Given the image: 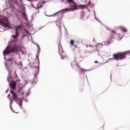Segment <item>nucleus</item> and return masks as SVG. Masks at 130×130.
<instances>
[{"label":"nucleus","mask_w":130,"mask_h":130,"mask_svg":"<svg viewBox=\"0 0 130 130\" xmlns=\"http://www.w3.org/2000/svg\"><path fill=\"white\" fill-rule=\"evenodd\" d=\"M126 54L130 55V51H126L123 52H118L113 54V59L115 60H121L126 57Z\"/></svg>","instance_id":"f257e3e1"},{"label":"nucleus","mask_w":130,"mask_h":130,"mask_svg":"<svg viewBox=\"0 0 130 130\" xmlns=\"http://www.w3.org/2000/svg\"><path fill=\"white\" fill-rule=\"evenodd\" d=\"M17 49H18V48L16 46V43H15L14 46H13V47H7L3 52V54L4 55H7V54H9V53H12L13 52L17 51Z\"/></svg>","instance_id":"f03ea898"},{"label":"nucleus","mask_w":130,"mask_h":130,"mask_svg":"<svg viewBox=\"0 0 130 130\" xmlns=\"http://www.w3.org/2000/svg\"><path fill=\"white\" fill-rule=\"evenodd\" d=\"M21 29H22V26H17L16 29V34L13 35L12 37H11V43H14V42H17V38H18V36H19V33L18 32V31H19V30H21Z\"/></svg>","instance_id":"7ed1b4c3"},{"label":"nucleus","mask_w":130,"mask_h":130,"mask_svg":"<svg viewBox=\"0 0 130 130\" xmlns=\"http://www.w3.org/2000/svg\"><path fill=\"white\" fill-rule=\"evenodd\" d=\"M10 93L12 94L13 97V100H12L11 99H9V100L10 101V108L12 107V104L14 101L17 102V100L19 99V98L18 97V95L15 92H14L13 90H10Z\"/></svg>","instance_id":"20e7f679"},{"label":"nucleus","mask_w":130,"mask_h":130,"mask_svg":"<svg viewBox=\"0 0 130 130\" xmlns=\"http://www.w3.org/2000/svg\"><path fill=\"white\" fill-rule=\"evenodd\" d=\"M8 21V18L7 17H2L0 18V24L2 27H9V24L4 23Z\"/></svg>","instance_id":"39448f33"},{"label":"nucleus","mask_w":130,"mask_h":130,"mask_svg":"<svg viewBox=\"0 0 130 130\" xmlns=\"http://www.w3.org/2000/svg\"><path fill=\"white\" fill-rule=\"evenodd\" d=\"M72 5H70V7L72 8L69 9H64V11H68V12H70V11H76V10H77V8H78V4L77 3L73 2L72 3Z\"/></svg>","instance_id":"423d86ee"},{"label":"nucleus","mask_w":130,"mask_h":130,"mask_svg":"<svg viewBox=\"0 0 130 130\" xmlns=\"http://www.w3.org/2000/svg\"><path fill=\"white\" fill-rule=\"evenodd\" d=\"M7 61H11L12 64L15 63V64H17V66H19V63H17L16 61V59L14 57H11V58H9L7 60Z\"/></svg>","instance_id":"0eeeda50"},{"label":"nucleus","mask_w":130,"mask_h":130,"mask_svg":"<svg viewBox=\"0 0 130 130\" xmlns=\"http://www.w3.org/2000/svg\"><path fill=\"white\" fill-rule=\"evenodd\" d=\"M17 86V83L16 82L13 81L11 85V88H12L13 90L16 89V86Z\"/></svg>","instance_id":"6e6552de"},{"label":"nucleus","mask_w":130,"mask_h":130,"mask_svg":"<svg viewBox=\"0 0 130 130\" xmlns=\"http://www.w3.org/2000/svg\"><path fill=\"white\" fill-rule=\"evenodd\" d=\"M119 29L123 32V33H126L127 32V29L125 28L124 27L120 26L119 27Z\"/></svg>","instance_id":"1a4fd4ad"},{"label":"nucleus","mask_w":130,"mask_h":130,"mask_svg":"<svg viewBox=\"0 0 130 130\" xmlns=\"http://www.w3.org/2000/svg\"><path fill=\"white\" fill-rule=\"evenodd\" d=\"M11 79L12 76H11V73H9V76L7 78V81L8 82H9V85H11V82H10V81H11Z\"/></svg>","instance_id":"9d476101"},{"label":"nucleus","mask_w":130,"mask_h":130,"mask_svg":"<svg viewBox=\"0 0 130 130\" xmlns=\"http://www.w3.org/2000/svg\"><path fill=\"white\" fill-rule=\"evenodd\" d=\"M76 66H77V67H78V68H79V69H81L82 72H86V70H85L81 68V67L79 64H77Z\"/></svg>","instance_id":"9b49d317"},{"label":"nucleus","mask_w":130,"mask_h":130,"mask_svg":"<svg viewBox=\"0 0 130 130\" xmlns=\"http://www.w3.org/2000/svg\"><path fill=\"white\" fill-rule=\"evenodd\" d=\"M79 7H80V8H81V9H86V7H87V5H81L79 6Z\"/></svg>","instance_id":"f8f14e48"},{"label":"nucleus","mask_w":130,"mask_h":130,"mask_svg":"<svg viewBox=\"0 0 130 130\" xmlns=\"http://www.w3.org/2000/svg\"><path fill=\"white\" fill-rule=\"evenodd\" d=\"M67 3H69V4H72V3H74L73 0H67Z\"/></svg>","instance_id":"ddd939ff"},{"label":"nucleus","mask_w":130,"mask_h":130,"mask_svg":"<svg viewBox=\"0 0 130 130\" xmlns=\"http://www.w3.org/2000/svg\"><path fill=\"white\" fill-rule=\"evenodd\" d=\"M95 46L96 47V51H98V53H99V49L98 48L99 47V45H96Z\"/></svg>","instance_id":"4468645a"},{"label":"nucleus","mask_w":130,"mask_h":130,"mask_svg":"<svg viewBox=\"0 0 130 130\" xmlns=\"http://www.w3.org/2000/svg\"><path fill=\"white\" fill-rule=\"evenodd\" d=\"M74 42H75L74 41V40H71L70 41L71 45H74Z\"/></svg>","instance_id":"2eb2a0df"},{"label":"nucleus","mask_w":130,"mask_h":130,"mask_svg":"<svg viewBox=\"0 0 130 130\" xmlns=\"http://www.w3.org/2000/svg\"><path fill=\"white\" fill-rule=\"evenodd\" d=\"M36 70L37 73H39V68H38V67H36Z\"/></svg>","instance_id":"dca6fc26"},{"label":"nucleus","mask_w":130,"mask_h":130,"mask_svg":"<svg viewBox=\"0 0 130 130\" xmlns=\"http://www.w3.org/2000/svg\"><path fill=\"white\" fill-rule=\"evenodd\" d=\"M22 15L23 16V17H25L26 16V13H25V12H23Z\"/></svg>","instance_id":"f3484780"},{"label":"nucleus","mask_w":130,"mask_h":130,"mask_svg":"<svg viewBox=\"0 0 130 130\" xmlns=\"http://www.w3.org/2000/svg\"><path fill=\"white\" fill-rule=\"evenodd\" d=\"M22 52V54H26V52H25V53H24V51H23V50L21 51Z\"/></svg>","instance_id":"a211bd4d"},{"label":"nucleus","mask_w":130,"mask_h":130,"mask_svg":"<svg viewBox=\"0 0 130 130\" xmlns=\"http://www.w3.org/2000/svg\"><path fill=\"white\" fill-rule=\"evenodd\" d=\"M66 57V56H61L62 59H64V58Z\"/></svg>","instance_id":"6ab92c4d"},{"label":"nucleus","mask_w":130,"mask_h":130,"mask_svg":"<svg viewBox=\"0 0 130 130\" xmlns=\"http://www.w3.org/2000/svg\"><path fill=\"white\" fill-rule=\"evenodd\" d=\"M75 48H78V46L77 45H74Z\"/></svg>","instance_id":"aec40b11"},{"label":"nucleus","mask_w":130,"mask_h":130,"mask_svg":"<svg viewBox=\"0 0 130 130\" xmlns=\"http://www.w3.org/2000/svg\"><path fill=\"white\" fill-rule=\"evenodd\" d=\"M112 33H114V34H115V33H116V32H115V31H114V30H112Z\"/></svg>","instance_id":"412c9836"},{"label":"nucleus","mask_w":130,"mask_h":130,"mask_svg":"<svg viewBox=\"0 0 130 130\" xmlns=\"http://www.w3.org/2000/svg\"><path fill=\"white\" fill-rule=\"evenodd\" d=\"M20 107H22V103L21 102H20Z\"/></svg>","instance_id":"4be33fe9"},{"label":"nucleus","mask_w":130,"mask_h":130,"mask_svg":"<svg viewBox=\"0 0 130 130\" xmlns=\"http://www.w3.org/2000/svg\"><path fill=\"white\" fill-rule=\"evenodd\" d=\"M14 74L16 76H17V73L16 72V71L14 72Z\"/></svg>","instance_id":"5701e85b"},{"label":"nucleus","mask_w":130,"mask_h":130,"mask_svg":"<svg viewBox=\"0 0 130 130\" xmlns=\"http://www.w3.org/2000/svg\"><path fill=\"white\" fill-rule=\"evenodd\" d=\"M95 63H98V61H95Z\"/></svg>","instance_id":"b1692460"},{"label":"nucleus","mask_w":130,"mask_h":130,"mask_svg":"<svg viewBox=\"0 0 130 130\" xmlns=\"http://www.w3.org/2000/svg\"><path fill=\"white\" fill-rule=\"evenodd\" d=\"M57 14H58V12L55 13L54 15H57Z\"/></svg>","instance_id":"393cba45"},{"label":"nucleus","mask_w":130,"mask_h":130,"mask_svg":"<svg viewBox=\"0 0 130 130\" xmlns=\"http://www.w3.org/2000/svg\"><path fill=\"white\" fill-rule=\"evenodd\" d=\"M19 1H20V3H22V0H19Z\"/></svg>","instance_id":"a878e982"},{"label":"nucleus","mask_w":130,"mask_h":130,"mask_svg":"<svg viewBox=\"0 0 130 130\" xmlns=\"http://www.w3.org/2000/svg\"><path fill=\"white\" fill-rule=\"evenodd\" d=\"M29 95V93H26V96H28Z\"/></svg>","instance_id":"bb28decb"},{"label":"nucleus","mask_w":130,"mask_h":130,"mask_svg":"<svg viewBox=\"0 0 130 130\" xmlns=\"http://www.w3.org/2000/svg\"><path fill=\"white\" fill-rule=\"evenodd\" d=\"M37 58H38V56L37 55Z\"/></svg>","instance_id":"cd10ccee"},{"label":"nucleus","mask_w":130,"mask_h":130,"mask_svg":"<svg viewBox=\"0 0 130 130\" xmlns=\"http://www.w3.org/2000/svg\"><path fill=\"white\" fill-rule=\"evenodd\" d=\"M8 96H11V94H9L8 95Z\"/></svg>","instance_id":"c85d7f7f"}]
</instances>
